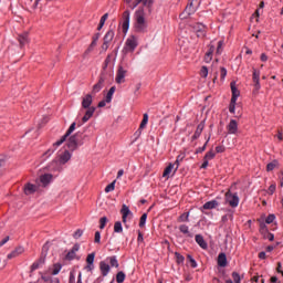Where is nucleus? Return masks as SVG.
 Segmentation results:
<instances>
[{
	"mask_svg": "<svg viewBox=\"0 0 283 283\" xmlns=\"http://www.w3.org/2000/svg\"><path fill=\"white\" fill-rule=\"evenodd\" d=\"M92 103H94V99H93V97H92V94H86V95L82 98V107H83V109H91Z\"/></svg>",
	"mask_w": 283,
	"mask_h": 283,
	"instance_id": "2eb2a0df",
	"label": "nucleus"
},
{
	"mask_svg": "<svg viewBox=\"0 0 283 283\" xmlns=\"http://www.w3.org/2000/svg\"><path fill=\"white\" fill-rule=\"evenodd\" d=\"M197 32H200L201 34L205 32V25H202L201 23L197 24Z\"/></svg>",
	"mask_w": 283,
	"mask_h": 283,
	"instance_id": "774afa93",
	"label": "nucleus"
},
{
	"mask_svg": "<svg viewBox=\"0 0 283 283\" xmlns=\"http://www.w3.org/2000/svg\"><path fill=\"white\" fill-rule=\"evenodd\" d=\"M94 258H96V253L94 252L88 254L86 258V264H88L87 269H90V271H92V264H94Z\"/></svg>",
	"mask_w": 283,
	"mask_h": 283,
	"instance_id": "c85d7f7f",
	"label": "nucleus"
},
{
	"mask_svg": "<svg viewBox=\"0 0 283 283\" xmlns=\"http://www.w3.org/2000/svg\"><path fill=\"white\" fill-rule=\"evenodd\" d=\"M147 222V213L142 214L140 219H139V227L140 229H143V227H145V223Z\"/></svg>",
	"mask_w": 283,
	"mask_h": 283,
	"instance_id": "09e8293b",
	"label": "nucleus"
},
{
	"mask_svg": "<svg viewBox=\"0 0 283 283\" xmlns=\"http://www.w3.org/2000/svg\"><path fill=\"white\" fill-rule=\"evenodd\" d=\"M94 242H95L96 244H99V243H101V232H99V231H96V232H95Z\"/></svg>",
	"mask_w": 283,
	"mask_h": 283,
	"instance_id": "052dcab7",
	"label": "nucleus"
},
{
	"mask_svg": "<svg viewBox=\"0 0 283 283\" xmlns=\"http://www.w3.org/2000/svg\"><path fill=\"white\" fill-rule=\"evenodd\" d=\"M72 158V154H70V150H64L63 154L59 156V163L60 165H66V163H70Z\"/></svg>",
	"mask_w": 283,
	"mask_h": 283,
	"instance_id": "f3484780",
	"label": "nucleus"
},
{
	"mask_svg": "<svg viewBox=\"0 0 283 283\" xmlns=\"http://www.w3.org/2000/svg\"><path fill=\"white\" fill-rule=\"evenodd\" d=\"M106 224H107V217H102L99 219V229H105Z\"/></svg>",
	"mask_w": 283,
	"mask_h": 283,
	"instance_id": "603ef678",
	"label": "nucleus"
},
{
	"mask_svg": "<svg viewBox=\"0 0 283 283\" xmlns=\"http://www.w3.org/2000/svg\"><path fill=\"white\" fill-rule=\"evenodd\" d=\"M116 282H117V283H123V282H125V272L119 271V272L116 274Z\"/></svg>",
	"mask_w": 283,
	"mask_h": 283,
	"instance_id": "a19ab883",
	"label": "nucleus"
},
{
	"mask_svg": "<svg viewBox=\"0 0 283 283\" xmlns=\"http://www.w3.org/2000/svg\"><path fill=\"white\" fill-rule=\"evenodd\" d=\"M99 270H101V273L103 275V277H107V275L109 274V264H107L105 261H102L99 263Z\"/></svg>",
	"mask_w": 283,
	"mask_h": 283,
	"instance_id": "b1692460",
	"label": "nucleus"
},
{
	"mask_svg": "<svg viewBox=\"0 0 283 283\" xmlns=\"http://www.w3.org/2000/svg\"><path fill=\"white\" fill-rule=\"evenodd\" d=\"M108 260H109L111 266H115V269H118L119 264H118V259H116V256H111L108 258Z\"/></svg>",
	"mask_w": 283,
	"mask_h": 283,
	"instance_id": "79ce46f5",
	"label": "nucleus"
},
{
	"mask_svg": "<svg viewBox=\"0 0 283 283\" xmlns=\"http://www.w3.org/2000/svg\"><path fill=\"white\" fill-rule=\"evenodd\" d=\"M260 233H264L266 231H269V228L266 227V223H260Z\"/></svg>",
	"mask_w": 283,
	"mask_h": 283,
	"instance_id": "bf43d9fd",
	"label": "nucleus"
},
{
	"mask_svg": "<svg viewBox=\"0 0 283 283\" xmlns=\"http://www.w3.org/2000/svg\"><path fill=\"white\" fill-rule=\"evenodd\" d=\"M200 75L203 78H207V76H209V69L207 66H202L201 70H200Z\"/></svg>",
	"mask_w": 283,
	"mask_h": 283,
	"instance_id": "8fccbe9b",
	"label": "nucleus"
},
{
	"mask_svg": "<svg viewBox=\"0 0 283 283\" xmlns=\"http://www.w3.org/2000/svg\"><path fill=\"white\" fill-rule=\"evenodd\" d=\"M232 279L234 283H240L241 279H240V273L238 272H232Z\"/></svg>",
	"mask_w": 283,
	"mask_h": 283,
	"instance_id": "864d4df0",
	"label": "nucleus"
},
{
	"mask_svg": "<svg viewBox=\"0 0 283 283\" xmlns=\"http://www.w3.org/2000/svg\"><path fill=\"white\" fill-rule=\"evenodd\" d=\"M114 36H115V33H114V30H108L107 32H106V34L104 35V39H103V41H104V43H111L112 41H114Z\"/></svg>",
	"mask_w": 283,
	"mask_h": 283,
	"instance_id": "cd10ccee",
	"label": "nucleus"
},
{
	"mask_svg": "<svg viewBox=\"0 0 283 283\" xmlns=\"http://www.w3.org/2000/svg\"><path fill=\"white\" fill-rule=\"evenodd\" d=\"M81 249V244L75 243L73 248L67 252L64 260L72 262V260H81V258L76 256V252Z\"/></svg>",
	"mask_w": 283,
	"mask_h": 283,
	"instance_id": "0eeeda50",
	"label": "nucleus"
},
{
	"mask_svg": "<svg viewBox=\"0 0 283 283\" xmlns=\"http://www.w3.org/2000/svg\"><path fill=\"white\" fill-rule=\"evenodd\" d=\"M61 269H63V265L61 263H54L52 275H59V273H61Z\"/></svg>",
	"mask_w": 283,
	"mask_h": 283,
	"instance_id": "f704fd0d",
	"label": "nucleus"
},
{
	"mask_svg": "<svg viewBox=\"0 0 283 283\" xmlns=\"http://www.w3.org/2000/svg\"><path fill=\"white\" fill-rule=\"evenodd\" d=\"M235 103H238V101L230 99V105H229L230 114H235Z\"/></svg>",
	"mask_w": 283,
	"mask_h": 283,
	"instance_id": "de8ad7c7",
	"label": "nucleus"
},
{
	"mask_svg": "<svg viewBox=\"0 0 283 283\" xmlns=\"http://www.w3.org/2000/svg\"><path fill=\"white\" fill-rule=\"evenodd\" d=\"M52 178H53L52 174H44L40 176V182L42 187H48V185L52 182Z\"/></svg>",
	"mask_w": 283,
	"mask_h": 283,
	"instance_id": "aec40b11",
	"label": "nucleus"
},
{
	"mask_svg": "<svg viewBox=\"0 0 283 283\" xmlns=\"http://www.w3.org/2000/svg\"><path fill=\"white\" fill-rule=\"evenodd\" d=\"M178 222H189V212H184L179 218Z\"/></svg>",
	"mask_w": 283,
	"mask_h": 283,
	"instance_id": "37998d69",
	"label": "nucleus"
},
{
	"mask_svg": "<svg viewBox=\"0 0 283 283\" xmlns=\"http://www.w3.org/2000/svg\"><path fill=\"white\" fill-rule=\"evenodd\" d=\"M209 140H211V134L208 136L205 145L196 149V154H202L207 149V145H209Z\"/></svg>",
	"mask_w": 283,
	"mask_h": 283,
	"instance_id": "c9c22d12",
	"label": "nucleus"
},
{
	"mask_svg": "<svg viewBox=\"0 0 283 283\" xmlns=\"http://www.w3.org/2000/svg\"><path fill=\"white\" fill-rule=\"evenodd\" d=\"M275 189H276L275 184H272V185L269 187V189H268V193H269L270 196H273V195L275 193Z\"/></svg>",
	"mask_w": 283,
	"mask_h": 283,
	"instance_id": "6e6d98bb",
	"label": "nucleus"
},
{
	"mask_svg": "<svg viewBox=\"0 0 283 283\" xmlns=\"http://www.w3.org/2000/svg\"><path fill=\"white\" fill-rule=\"evenodd\" d=\"M127 76V70L123 67V65H118L117 74L115 77V83L117 85H120L122 83H125V77Z\"/></svg>",
	"mask_w": 283,
	"mask_h": 283,
	"instance_id": "6e6552de",
	"label": "nucleus"
},
{
	"mask_svg": "<svg viewBox=\"0 0 283 283\" xmlns=\"http://www.w3.org/2000/svg\"><path fill=\"white\" fill-rule=\"evenodd\" d=\"M82 235H83V230L78 229V230H76V231L74 232L73 238H74L75 240H78V238H81Z\"/></svg>",
	"mask_w": 283,
	"mask_h": 283,
	"instance_id": "13d9d810",
	"label": "nucleus"
},
{
	"mask_svg": "<svg viewBox=\"0 0 283 283\" xmlns=\"http://www.w3.org/2000/svg\"><path fill=\"white\" fill-rule=\"evenodd\" d=\"M252 81L254 83V90H253V94L258 95L260 93V71L253 69V74H252Z\"/></svg>",
	"mask_w": 283,
	"mask_h": 283,
	"instance_id": "9d476101",
	"label": "nucleus"
},
{
	"mask_svg": "<svg viewBox=\"0 0 283 283\" xmlns=\"http://www.w3.org/2000/svg\"><path fill=\"white\" fill-rule=\"evenodd\" d=\"M220 78L221 81H224V78H227V69L224 66L220 67Z\"/></svg>",
	"mask_w": 283,
	"mask_h": 283,
	"instance_id": "3c124183",
	"label": "nucleus"
},
{
	"mask_svg": "<svg viewBox=\"0 0 283 283\" xmlns=\"http://www.w3.org/2000/svg\"><path fill=\"white\" fill-rule=\"evenodd\" d=\"M143 3V0H136L133 2V4L129 6L130 10H135V8H138Z\"/></svg>",
	"mask_w": 283,
	"mask_h": 283,
	"instance_id": "4d7b16f0",
	"label": "nucleus"
},
{
	"mask_svg": "<svg viewBox=\"0 0 283 283\" xmlns=\"http://www.w3.org/2000/svg\"><path fill=\"white\" fill-rule=\"evenodd\" d=\"M76 129V122H73L66 133L61 137L60 140L53 144V147H61L67 140L66 146L70 151H76L81 145H83V139L87 138V135L83 136V133L77 132L74 135L72 133ZM69 138V139H67Z\"/></svg>",
	"mask_w": 283,
	"mask_h": 283,
	"instance_id": "f257e3e1",
	"label": "nucleus"
},
{
	"mask_svg": "<svg viewBox=\"0 0 283 283\" xmlns=\"http://www.w3.org/2000/svg\"><path fill=\"white\" fill-rule=\"evenodd\" d=\"M174 170V164L168 165L164 172H163V178H169V174Z\"/></svg>",
	"mask_w": 283,
	"mask_h": 283,
	"instance_id": "72a5a7b5",
	"label": "nucleus"
},
{
	"mask_svg": "<svg viewBox=\"0 0 283 283\" xmlns=\"http://www.w3.org/2000/svg\"><path fill=\"white\" fill-rule=\"evenodd\" d=\"M120 213H122V222H124V224L127 222V217L130 216L132 210H129V207L127 205H123L122 209H120Z\"/></svg>",
	"mask_w": 283,
	"mask_h": 283,
	"instance_id": "6ab92c4d",
	"label": "nucleus"
},
{
	"mask_svg": "<svg viewBox=\"0 0 283 283\" xmlns=\"http://www.w3.org/2000/svg\"><path fill=\"white\" fill-rule=\"evenodd\" d=\"M195 240L201 249L207 250L209 248V245L207 244V241H205V237H202L201 234H196Z\"/></svg>",
	"mask_w": 283,
	"mask_h": 283,
	"instance_id": "393cba45",
	"label": "nucleus"
},
{
	"mask_svg": "<svg viewBox=\"0 0 283 283\" xmlns=\"http://www.w3.org/2000/svg\"><path fill=\"white\" fill-rule=\"evenodd\" d=\"M94 112H96V107L92 106L91 108H86L84 116L82 117V123H87L92 116H94Z\"/></svg>",
	"mask_w": 283,
	"mask_h": 283,
	"instance_id": "5701e85b",
	"label": "nucleus"
},
{
	"mask_svg": "<svg viewBox=\"0 0 283 283\" xmlns=\"http://www.w3.org/2000/svg\"><path fill=\"white\" fill-rule=\"evenodd\" d=\"M41 0H34V2L32 4H30L31 10H36L39 8V2Z\"/></svg>",
	"mask_w": 283,
	"mask_h": 283,
	"instance_id": "69168bd1",
	"label": "nucleus"
},
{
	"mask_svg": "<svg viewBox=\"0 0 283 283\" xmlns=\"http://www.w3.org/2000/svg\"><path fill=\"white\" fill-rule=\"evenodd\" d=\"M135 30L136 32H145L147 30V20H145V8L139 7L135 11Z\"/></svg>",
	"mask_w": 283,
	"mask_h": 283,
	"instance_id": "f03ea898",
	"label": "nucleus"
},
{
	"mask_svg": "<svg viewBox=\"0 0 283 283\" xmlns=\"http://www.w3.org/2000/svg\"><path fill=\"white\" fill-rule=\"evenodd\" d=\"M200 1L198 0H190V2H188L187 7L185 8L184 12L180 13V19H189V17H191V14H196L198 8H200Z\"/></svg>",
	"mask_w": 283,
	"mask_h": 283,
	"instance_id": "7ed1b4c3",
	"label": "nucleus"
},
{
	"mask_svg": "<svg viewBox=\"0 0 283 283\" xmlns=\"http://www.w3.org/2000/svg\"><path fill=\"white\" fill-rule=\"evenodd\" d=\"M36 262L40 263V266L45 264V254L42 253Z\"/></svg>",
	"mask_w": 283,
	"mask_h": 283,
	"instance_id": "e2e57ef3",
	"label": "nucleus"
},
{
	"mask_svg": "<svg viewBox=\"0 0 283 283\" xmlns=\"http://www.w3.org/2000/svg\"><path fill=\"white\" fill-rule=\"evenodd\" d=\"M115 233H123V223L120 221H116L114 224Z\"/></svg>",
	"mask_w": 283,
	"mask_h": 283,
	"instance_id": "ea45409f",
	"label": "nucleus"
},
{
	"mask_svg": "<svg viewBox=\"0 0 283 283\" xmlns=\"http://www.w3.org/2000/svg\"><path fill=\"white\" fill-rule=\"evenodd\" d=\"M187 260H188L191 269H196L198 266L196 259L193 256H191V254H187Z\"/></svg>",
	"mask_w": 283,
	"mask_h": 283,
	"instance_id": "4c0bfd02",
	"label": "nucleus"
},
{
	"mask_svg": "<svg viewBox=\"0 0 283 283\" xmlns=\"http://www.w3.org/2000/svg\"><path fill=\"white\" fill-rule=\"evenodd\" d=\"M18 41L20 43V48H25V44L30 43V33L28 31L18 35Z\"/></svg>",
	"mask_w": 283,
	"mask_h": 283,
	"instance_id": "f8f14e48",
	"label": "nucleus"
},
{
	"mask_svg": "<svg viewBox=\"0 0 283 283\" xmlns=\"http://www.w3.org/2000/svg\"><path fill=\"white\" fill-rule=\"evenodd\" d=\"M219 205H220V203L218 202V200L207 201V202L200 208V211L216 209L217 207H219Z\"/></svg>",
	"mask_w": 283,
	"mask_h": 283,
	"instance_id": "a211bd4d",
	"label": "nucleus"
},
{
	"mask_svg": "<svg viewBox=\"0 0 283 283\" xmlns=\"http://www.w3.org/2000/svg\"><path fill=\"white\" fill-rule=\"evenodd\" d=\"M115 187H116V180H114L113 182L106 186L105 192L109 193V191H114Z\"/></svg>",
	"mask_w": 283,
	"mask_h": 283,
	"instance_id": "49530a36",
	"label": "nucleus"
},
{
	"mask_svg": "<svg viewBox=\"0 0 283 283\" xmlns=\"http://www.w3.org/2000/svg\"><path fill=\"white\" fill-rule=\"evenodd\" d=\"M40 263H38V261H35L32 265H31V273H34V271H36V269H39Z\"/></svg>",
	"mask_w": 283,
	"mask_h": 283,
	"instance_id": "0e129e2a",
	"label": "nucleus"
},
{
	"mask_svg": "<svg viewBox=\"0 0 283 283\" xmlns=\"http://www.w3.org/2000/svg\"><path fill=\"white\" fill-rule=\"evenodd\" d=\"M147 123H149V115L147 113H145L144 117H143V120H142L140 125H139V129L136 133L137 138L140 136V134H143L142 129H145V127H147Z\"/></svg>",
	"mask_w": 283,
	"mask_h": 283,
	"instance_id": "412c9836",
	"label": "nucleus"
},
{
	"mask_svg": "<svg viewBox=\"0 0 283 283\" xmlns=\"http://www.w3.org/2000/svg\"><path fill=\"white\" fill-rule=\"evenodd\" d=\"M229 134H238V120L231 119L227 126Z\"/></svg>",
	"mask_w": 283,
	"mask_h": 283,
	"instance_id": "4be33fe9",
	"label": "nucleus"
},
{
	"mask_svg": "<svg viewBox=\"0 0 283 283\" xmlns=\"http://www.w3.org/2000/svg\"><path fill=\"white\" fill-rule=\"evenodd\" d=\"M25 253V248L23 245H18L11 253L7 255V260H14V258H19V255H23Z\"/></svg>",
	"mask_w": 283,
	"mask_h": 283,
	"instance_id": "9b49d317",
	"label": "nucleus"
},
{
	"mask_svg": "<svg viewBox=\"0 0 283 283\" xmlns=\"http://www.w3.org/2000/svg\"><path fill=\"white\" fill-rule=\"evenodd\" d=\"M175 256L177 264H184L185 258L182 256V254H180L179 252H175Z\"/></svg>",
	"mask_w": 283,
	"mask_h": 283,
	"instance_id": "c03bdc74",
	"label": "nucleus"
},
{
	"mask_svg": "<svg viewBox=\"0 0 283 283\" xmlns=\"http://www.w3.org/2000/svg\"><path fill=\"white\" fill-rule=\"evenodd\" d=\"M23 191L25 196H32L39 191V186L28 182L24 185Z\"/></svg>",
	"mask_w": 283,
	"mask_h": 283,
	"instance_id": "ddd939ff",
	"label": "nucleus"
},
{
	"mask_svg": "<svg viewBox=\"0 0 283 283\" xmlns=\"http://www.w3.org/2000/svg\"><path fill=\"white\" fill-rule=\"evenodd\" d=\"M130 17H132V12L129 11V9H126L122 13V31L124 34H127V32L129 30Z\"/></svg>",
	"mask_w": 283,
	"mask_h": 283,
	"instance_id": "39448f33",
	"label": "nucleus"
},
{
	"mask_svg": "<svg viewBox=\"0 0 283 283\" xmlns=\"http://www.w3.org/2000/svg\"><path fill=\"white\" fill-rule=\"evenodd\" d=\"M214 158H216V153H213V150L208 151L203 157L205 160H213Z\"/></svg>",
	"mask_w": 283,
	"mask_h": 283,
	"instance_id": "a18cd8bd",
	"label": "nucleus"
},
{
	"mask_svg": "<svg viewBox=\"0 0 283 283\" xmlns=\"http://www.w3.org/2000/svg\"><path fill=\"white\" fill-rule=\"evenodd\" d=\"M218 266H227V254L224 252L219 253L218 255Z\"/></svg>",
	"mask_w": 283,
	"mask_h": 283,
	"instance_id": "bb28decb",
	"label": "nucleus"
},
{
	"mask_svg": "<svg viewBox=\"0 0 283 283\" xmlns=\"http://www.w3.org/2000/svg\"><path fill=\"white\" fill-rule=\"evenodd\" d=\"M105 85V72H102L98 78V82L93 86L92 94H98Z\"/></svg>",
	"mask_w": 283,
	"mask_h": 283,
	"instance_id": "1a4fd4ad",
	"label": "nucleus"
},
{
	"mask_svg": "<svg viewBox=\"0 0 283 283\" xmlns=\"http://www.w3.org/2000/svg\"><path fill=\"white\" fill-rule=\"evenodd\" d=\"M179 231L181 233H187L188 234V238H193V235L191 233H189V227L187 224H181L179 227Z\"/></svg>",
	"mask_w": 283,
	"mask_h": 283,
	"instance_id": "58836bf2",
	"label": "nucleus"
},
{
	"mask_svg": "<svg viewBox=\"0 0 283 283\" xmlns=\"http://www.w3.org/2000/svg\"><path fill=\"white\" fill-rule=\"evenodd\" d=\"M205 119L203 120H201L200 123H199V125L197 126V129H196V132H195V134L192 135V137H191V140L193 142V140H198V138H199V136H201V134H202V132H205Z\"/></svg>",
	"mask_w": 283,
	"mask_h": 283,
	"instance_id": "dca6fc26",
	"label": "nucleus"
},
{
	"mask_svg": "<svg viewBox=\"0 0 283 283\" xmlns=\"http://www.w3.org/2000/svg\"><path fill=\"white\" fill-rule=\"evenodd\" d=\"M126 48L129 50V52H134L136 48H138L136 35H132L129 39H127Z\"/></svg>",
	"mask_w": 283,
	"mask_h": 283,
	"instance_id": "4468645a",
	"label": "nucleus"
},
{
	"mask_svg": "<svg viewBox=\"0 0 283 283\" xmlns=\"http://www.w3.org/2000/svg\"><path fill=\"white\" fill-rule=\"evenodd\" d=\"M212 59H213V46H211V48L209 49V51L206 53V55H205V61H206L207 63H211Z\"/></svg>",
	"mask_w": 283,
	"mask_h": 283,
	"instance_id": "2f4dec72",
	"label": "nucleus"
},
{
	"mask_svg": "<svg viewBox=\"0 0 283 283\" xmlns=\"http://www.w3.org/2000/svg\"><path fill=\"white\" fill-rule=\"evenodd\" d=\"M114 92H116V86H112L106 94V103H112V97L114 96Z\"/></svg>",
	"mask_w": 283,
	"mask_h": 283,
	"instance_id": "473e14b6",
	"label": "nucleus"
},
{
	"mask_svg": "<svg viewBox=\"0 0 283 283\" xmlns=\"http://www.w3.org/2000/svg\"><path fill=\"white\" fill-rule=\"evenodd\" d=\"M224 150H226L224 146H217L216 147V153L217 154H224Z\"/></svg>",
	"mask_w": 283,
	"mask_h": 283,
	"instance_id": "338daca9",
	"label": "nucleus"
},
{
	"mask_svg": "<svg viewBox=\"0 0 283 283\" xmlns=\"http://www.w3.org/2000/svg\"><path fill=\"white\" fill-rule=\"evenodd\" d=\"M226 202H228L232 209H235V207L240 205V197H238V193H232L231 190H228L226 192Z\"/></svg>",
	"mask_w": 283,
	"mask_h": 283,
	"instance_id": "20e7f679",
	"label": "nucleus"
},
{
	"mask_svg": "<svg viewBox=\"0 0 283 283\" xmlns=\"http://www.w3.org/2000/svg\"><path fill=\"white\" fill-rule=\"evenodd\" d=\"M109 17V13H105L101 20H99V24L97 27V30L101 31L103 30V25H105V21H107V18Z\"/></svg>",
	"mask_w": 283,
	"mask_h": 283,
	"instance_id": "e433bc0d",
	"label": "nucleus"
},
{
	"mask_svg": "<svg viewBox=\"0 0 283 283\" xmlns=\"http://www.w3.org/2000/svg\"><path fill=\"white\" fill-rule=\"evenodd\" d=\"M99 39H101V33H95L93 35V40H92L91 44L83 53V59H87V56H90L91 52H94V48H96Z\"/></svg>",
	"mask_w": 283,
	"mask_h": 283,
	"instance_id": "423d86ee",
	"label": "nucleus"
},
{
	"mask_svg": "<svg viewBox=\"0 0 283 283\" xmlns=\"http://www.w3.org/2000/svg\"><path fill=\"white\" fill-rule=\"evenodd\" d=\"M231 92H232V97L231 101H238V97L240 96V90L235 86V82L230 83Z\"/></svg>",
	"mask_w": 283,
	"mask_h": 283,
	"instance_id": "a878e982",
	"label": "nucleus"
},
{
	"mask_svg": "<svg viewBox=\"0 0 283 283\" xmlns=\"http://www.w3.org/2000/svg\"><path fill=\"white\" fill-rule=\"evenodd\" d=\"M275 167H280V161H277V159H274L266 165V171H273Z\"/></svg>",
	"mask_w": 283,
	"mask_h": 283,
	"instance_id": "c756f323",
	"label": "nucleus"
},
{
	"mask_svg": "<svg viewBox=\"0 0 283 283\" xmlns=\"http://www.w3.org/2000/svg\"><path fill=\"white\" fill-rule=\"evenodd\" d=\"M261 235H263L264 240H269L270 242H273V240H275V235L269 232V230H265V232H262Z\"/></svg>",
	"mask_w": 283,
	"mask_h": 283,
	"instance_id": "7c9ffc66",
	"label": "nucleus"
},
{
	"mask_svg": "<svg viewBox=\"0 0 283 283\" xmlns=\"http://www.w3.org/2000/svg\"><path fill=\"white\" fill-rule=\"evenodd\" d=\"M275 221V214H269L265 219L266 224H272Z\"/></svg>",
	"mask_w": 283,
	"mask_h": 283,
	"instance_id": "5fc2aeb1",
	"label": "nucleus"
},
{
	"mask_svg": "<svg viewBox=\"0 0 283 283\" xmlns=\"http://www.w3.org/2000/svg\"><path fill=\"white\" fill-rule=\"evenodd\" d=\"M113 56H114L113 53L108 54V55L106 56L104 63H105L106 65H109V63H112Z\"/></svg>",
	"mask_w": 283,
	"mask_h": 283,
	"instance_id": "680f3d73",
	"label": "nucleus"
}]
</instances>
